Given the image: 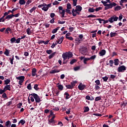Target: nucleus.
I'll list each match as a JSON object with an SVG mask.
<instances>
[{
  "mask_svg": "<svg viewBox=\"0 0 127 127\" xmlns=\"http://www.w3.org/2000/svg\"><path fill=\"white\" fill-rule=\"evenodd\" d=\"M118 19H119V17L113 16L109 18L108 20H105L104 19L102 20L103 24H106V23H108V22H110V23H113L114 21H118Z\"/></svg>",
  "mask_w": 127,
  "mask_h": 127,
  "instance_id": "1",
  "label": "nucleus"
},
{
  "mask_svg": "<svg viewBox=\"0 0 127 127\" xmlns=\"http://www.w3.org/2000/svg\"><path fill=\"white\" fill-rule=\"evenodd\" d=\"M117 5V3L113 2L112 3H110L109 4H107L106 6L105 7V10H107L108 9H110L112 8L113 6H116Z\"/></svg>",
  "mask_w": 127,
  "mask_h": 127,
  "instance_id": "2",
  "label": "nucleus"
},
{
  "mask_svg": "<svg viewBox=\"0 0 127 127\" xmlns=\"http://www.w3.org/2000/svg\"><path fill=\"white\" fill-rule=\"evenodd\" d=\"M42 10H44V11H47L48 10L49 8L48 7H47V4H45V3H44L43 4H40L38 6V7H42Z\"/></svg>",
  "mask_w": 127,
  "mask_h": 127,
  "instance_id": "3",
  "label": "nucleus"
},
{
  "mask_svg": "<svg viewBox=\"0 0 127 127\" xmlns=\"http://www.w3.org/2000/svg\"><path fill=\"white\" fill-rule=\"evenodd\" d=\"M25 78L24 76H20L16 77L17 80H19L18 82L19 85H20V86L22 85V83H23Z\"/></svg>",
  "mask_w": 127,
  "mask_h": 127,
  "instance_id": "4",
  "label": "nucleus"
},
{
  "mask_svg": "<svg viewBox=\"0 0 127 127\" xmlns=\"http://www.w3.org/2000/svg\"><path fill=\"white\" fill-rule=\"evenodd\" d=\"M31 96H33V98L35 99L36 103H39L40 102V98L39 96L35 93H32Z\"/></svg>",
  "mask_w": 127,
  "mask_h": 127,
  "instance_id": "5",
  "label": "nucleus"
},
{
  "mask_svg": "<svg viewBox=\"0 0 127 127\" xmlns=\"http://www.w3.org/2000/svg\"><path fill=\"white\" fill-rule=\"evenodd\" d=\"M80 51L81 53L83 55H85V54L87 53V52H88L87 48L84 47H82L80 49Z\"/></svg>",
  "mask_w": 127,
  "mask_h": 127,
  "instance_id": "6",
  "label": "nucleus"
},
{
  "mask_svg": "<svg viewBox=\"0 0 127 127\" xmlns=\"http://www.w3.org/2000/svg\"><path fill=\"white\" fill-rule=\"evenodd\" d=\"M126 70V68L125 65H121V66L119 67L118 68V72H125Z\"/></svg>",
  "mask_w": 127,
  "mask_h": 127,
  "instance_id": "7",
  "label": "nucleus"
},
{
  "mask_svg": "<svg viewBox=\"0 0 127 127\" xmlns=\"http://www.w3.org/2000/svg\"><path fill=\"white\" fill-rule=\"evenodd\" d=\"M78 88L79 89L81 90V91H83V90L86 88V85L83 84V83H80Z\"/></svg>",
  "mask_w": 127,
  "mask_h": 127,
  "instance_id": "8",
  "label": "nucleus"
},
{
  "mask_svg": "<svg viewBox=\"0 0 127 127\" xmlns=\"http://www.w3.org/2000/svg\"><path fill=\"white\" fill-rule=\"evenodd\" d=\"M106 52L105 50H102L99 53V56H104V55H106Z\"/></svg>",
  "mask_w": 127,
  "mask_h": 127,
  "instance_id": "9",
  "label": "nucleus"
},
{
  "mask_svg": "<svg viewBox=\"0 0 127 127\" xmlns=\"http://www.w3.org/2000/svg\"><path fill=\"white\" fill-rule=\"evenodd\" d=\"M62 57H63L64 60H66L67 58H68L67 52L63 53L62 55Z\"/></svg>",
  "mask_w": 127,
  "mask_h": 127,
  "instance_id": "10",
  "label": "nucleus"
},
{
  "mask_svg": "<svg viewBox=\"0 0 127 127\" xmlns=\"http://www.w3.org/2000/svg\"><path fill=\"white\" fill-rule=\"evenodd\" d=\"M75 41H76L75 44H76V45H79V44L81 43L82 40L80 39L79 38H75Z\"/></svg>",
  "mask_w": 127,
  "mask_h": 127,
  "instance_id": "11",
  "label": "nucleus"
},
{
  "mask_svg": "<svg viewBox=\"0 0 127 127\" xmlns=\"http://www.w3.org/2000/svg\"><path fill=\"white\" fill-rule=\"evenodd\" d=\"M78 11V10L75 8V9H73L71 11L73 16H76L77 15V13H76Z\"/></svg>",
  "mask_w": 127,
  "mask_h": 127,
  "instance_id": "12",
  "label": "nucleus"
},
{
  "mask_svg": "<svg viewBox=\"0 0 127 127\" xmlns=\"http://www.w3.org/2000/svg\"><path fill=\"white\" fill-rule=\"evenodd\" d=\"M36 72H37L36 68H33L32 70V76H33V77H34V76H36Z\"/></svg>",
  "mask_w": 127,
  "mask_h": 127,
  "instance_id": "13",
  "label": "nucleus"
},
{
  "mask_svg": "<svg viewBox=\"0 0 127 127\" xmlns=\"http://www.w3.org/2000/svg\"><path fill=\"white\" fill-rule=\"evenodd\" d=\"M3 89H4V91H7V90L8 91H10V85H7L4 86Z\"/></svg>",
  "mask_w": 127,
  "mask_h": 127,
  "instance_id": "14",
  "label": "nucleus"
},
{
  "mask_svg": "<svg viewBox=\"0 0 127 127\" xmlns=\"http://www.w3.org/2000/svg\"><path fill=\"white\" fill-rule=\"evenodd\" d=\"M5 125L6 127H10L11 126V122L10 121H7L5 122Z\"/></svg>",
  "mask_w": 127,
  "mask_h": 127,
  "instance_id": "15",
  "label": "nucleus"
},
{
  "mask_svg": "<svg viewBox=\"0 0 127 127\" xmlns=\"http://www.w3.org/2000/svg\"><path fill=\"white\" fill-rule=\"evenodd\" d=\"M60 72V70H59L58 69H55L54 70H52L50 73V74H54L55 73H59Z\"/></svg>",
  "mask_w": 127,
  "mask_h": 127,
  "instance_id": "16",
  "label": "nucleus"
},
{
  "mask_svg": "<svg viewBox=\"0 0 127 127\" xmlns=\"http://www.w3.org/2000/svg\"><path fill=\"white\" fill-rule=\"evenodd\" d=\"M63 40H64V37L62 36L60 38H59L58 40L59 44H61V43H62V42H63Z\"/></svg>",
  "mask_w": 127,
  "mask_h": 127,
  "instance_id": "17",
  "label": "nucleus"
},
{
  "mask_svg": "<svg viewBox=\"0 0 127 127\" xmlns=\"http://www.w3.org/2000/svg\"><path fill=\"white\" fill-rule=\"evenodd\" d=\"M56 54V52L53 53L52 54H51L49 56V59H51L53 58V57H54V56H55Z\"/></svg>",
  "mask_w": 127,
  "mask_h": 127,
  "instance_id": "18",
  "label": "nucleus"
},
{
  "mask_svg": "<svg viewBox=\"0 0 127 127\" xmlns=\"http://www.w3.org/2000/svg\"><path fill=\"white\" fill-rule=\"evenodd\" d=\"M67 56H68V59H70L72 56L73 54H72V52H67Z\"/></svg>",
  "mask_w": 127,
  "mask_h": 127,
  "instance_id": "19",
  "label": "nucleus"
},
{
  "mask_svg": "<svg viewBox=\"0 0 127 127\" xmlns=\"http://www.w3.org/2000/svg\"><path fill=\"white\" fill-rule=\"evenodd\" d=\"M25 0H19V3L21 4V5H23V4H25Z\"/></svg>",
  "mask_w": 127,
  "mask_h": 127,
  "instance_id": "20",
  "label": "nucleus"
},
{
  "mask_svg": "<svg viewBox=\"0 0 127 127\" xmlns=\"http://www.w3.org/2000/svg\"><path fill=\"white\" fill-rule=\"evenodd\" d=\"M66 8L68 9H71L72 8V5L68 2L67 4H66Z\"/></svg>",
  "mask_w": 127,
  "mask_h": 127,
  "instance_id": "21",
  "label": "nucleus"
},
{
  "mask_svg": "<svg viewBox=\"0 0 127 127\" xmlns=\"http://www.w3.org/2000/svg\"><path fill=\"white\" fill-rule=\"evenodd\" d=\"M9 83H10V79H7L5 80H4V85H8Z\"/></svg>",
  "mask_w": 127,
  "mask_h": 127,
  "instance_id": "22",
  "label": "nucleus"
},
{
  "mask_svg": "<svg viewBox=\"0 0 127 127\" xmlns=\"http://www.w3.org/2000/svg\"><path fill=\"white\" fill-rule=\"evenodd\" d=\"M14 59V56H12V58H10L9 59V60H10V64H11V65H13V60Z\"/></svg>",
  "mask_w": 127,
  "mask_h": 127,
  "instance_id": "23",
  "label": "nucleus"
},
{
  "mask_svg": "<svg viewBox=\"0 0 127 127\" xmlns=\"http://www.w3.org/2000/svg\"><path fill=\"white\" fill-rule=\"evenodd\" d=\"M76 9H77V11H82V7L80 5H77L75 7Z\"/></svg>",
  "mask_w": 127,
  "mask_h": 127,
  "instance_id": "24",
  "label": "nucleus"
},
{
  "mask_svg": "<svg viewBox=\"0 0 127 127\" xmlns=\"http://www.w3.org/2000/svg\"><path fill=\"white\" fill-rule=\"evenodd\" d=\"M13 17V14H10L7 15L5 18V19H10V18Z\"/></svg>",
  "mask_w": 127,
  "mask_h": 127,
  "instance_id": "25",
  "label": "nucleus"
},
{
  "mask_svg": "<svg viewBox=\"0 0 127 127\" xmlns=\"http://www.w3.org/2000/svg\"><path fill=\"white\" fill-rule=\"evenodd\" d=\"M64 95L66 96V100H68L70 98V95L69 94V93H68V92H65Z\"/></svg>",
  "mask_w": 127,
  "mask_h": 127,
  "instance_id": "26",
  "label": "nucleus"
},
{
  "mask_svg": "<svg viewBox=\"0 0 127 127\" xmlns=\"http://www.w3.org/2000/svg\"><path fill=\"white\" fill-rule=\"evenodd\" d=\"M90 59L89 58H84L83 60V63L84 64H87V62L89 61Z\"/></svg>",
  "mask_w": 127,
  "mask_h": 127,
  "instance_id": "27",
  "label": "nucleus"
},
{
  "mask_svg": "<svg viewBox=\"0 0 127 127\" xmlns=\"http://www.w3.org/2000/svg\"><path fill=\"white\" fill-rule=\"evenodd\" d=\"M4 54L6 55V56H9V52L8 51V50L6 49Z\"/></svg>",
  "mask_w": 127,
  "mask_h": 127,
  "instance_id": "28",
  "label": "nucleus"
},
{
  "mask_svg": "<svg viewBox=\"0 0 127 127\" xmlns=\"http://www.w3.org/2000/svg\"><path fill=\"white\" fill-rule=\"evenodd\" d=\"M15 10H17V8H14L12 10H8V13H10V12H11V13H13V12L15 11Z\"/></svg>",
  "mask_w": 127,
  "mask_h": 127,
  "instance_id": "29",
  "label": "nucleus"
},
{
  "mask_svg": "<svg viewBox=\"0 0 127 127\" xmlns=\"http://www.w3.org/2000/svg\"><path fill=\"white\" fill-rule=\"evenodd\" d=\"M16 41V39H15V38L14 37H13L10 39L11 43H14V42H15Z\"/></svg>",
  "mask_w": 127,
  "mask_h": 127,
  "instance_id": "30",
  "label": "nucleus"
},
{
  "mask_svg": "<svg viewBox=\"0 0 127 127\" xmlns=\"http://www.w3.org/2000/svg\"><path fill=\"white\" fill-rule=\"evenodd\" d=\"M119 59H116L114 60V64L115 65H117L119 64Z\"/></svg>",
  "mask_w": 127,
  "mask_h": 127,
  "instance_id": "31",
  "label": "nucleus"
},
{
  "mask_svg": "<svg viewBox=\"0 0 127 127\" xmlns=\"http://www.w3.org/2000/svg\"><path fill=\"white\" fill-rule=\"evenodd\" d=\"M58 88L59 90L62 91V90H63V85L60 84L58 86Z\"/></svg>",
  "mask_w": 127,
  "mask_h": 127,
  "instance_id": "32",
  "label": "nucleus"
},
{
  "mask_svg": "<svg viewBox=\"0 0 127 127\" xmlns=\"http://www.w3.org/2000/svg\"><path fill=\"white\" fill-rule=\"evenodd\" d=\"M8 31H11V29H10V28H7L5 31V33L8 34Z\"/></svg>",
  "mask_w": 127,
  "mask_h": 127,
  "instance_id": "33",
  "label": "nucleus"
},
{
  "mask_svg": "<svg viewBox=\"0 0 127 127\" xmlns=\"http://www.w3.org/2000/svg\"><path fill=\"white\" fill-rule=\"evenodd\" d=\"M26 32H27V34H28V35H30V34H31V32L30 31V28H28L26 30Z\"/></svg>",
  "mask_w": 127,
  "mask_h": 127,
  "instance_id": "34",
  "label": "nucleus"
},
{
  "mask_svg": "<svg viewBox=\"0 0 127 127\" xmlns=\"http://www.w3.org/2000/svg\"><path fill=\"white\" fill-rule=\"evenodd\" d=\"M35 9H36V7H32V8L29 10V12H30V13H32V12H33V11H34V10H35Z\"/></svg>",
  "mask_w": 127,
  "mask_h": 127,
  "instance_id": "35",
  "label": "nucleus"
},
{
  "mask_svg": "<svg viewBox=\"0 0 127 127\" xmlns=\"http://www.w3.org/2000/svg\"><path fill=\"white\" fill-rule=\"evenodd\" d=\"M121 8H122L121 6H117L115 8V10L117 11L118 10H120Z\"/></svg>",
  "mask_w": 127,
  "mask_h": 127,
  "instance_id": "36",
  "label": "nucleus"
},
{
  "mask_svg": "<svg viewBox=\"0 0 127 127\" xmlns=\"http://www.w3.org/2000/svg\"><path fill=\"white\" fill-rule=\"evenodd\" d=\"M101 99L102 98L100 96L96 97L95 101H96V102H98V101H101Z\"/></svg>",
  "mask_w": 127,
  "mask_h": 127,
  "instance_id": "37",
  "label": "nucleus"
},
{
  "mask_svg": "<svg viewBox=\"0 0 127 127\" xmlns=\"http://www.w3.org/2000/svg\"><path fill=\"white\" fill-rule=\"evenodd\" d=\"M73 6H76L77 5V2L78 1V0H73Z\"/></svg>",
  "mask_w": 127,
  "mask_h": 127,
  "instance_id": "38",
  "label": "nucleus"
},
{
  "mask_svg": "<svg viewBox=\"0 0 127 127\" xmlns=\"http://www.w3.org/2000/svg\"><path fill=\"white\" fill-rule=\"evenodd\" d=\"M19 124H21V125H24V124H25V120H21L19 123H18V124L19 125Z\"/></svg>",
  "mask_w": 127,
  "mask_h": 127,
  "instance_id": "39",
  "label": "nucleus"
},
{
  "mask_svg": "<svg viewBox=\"0 0 127 127\" xmlns=\"http://www.w3.org/2000/svg\"><path fill=\"white\" fill-rule=\"evenodd\" d=\"M89 12H94L95 11V9L94 8H89L88 9Z\"/></svg>",
  "mask_w": 127,
  "mask_h": 127,
  "instance_id": "40",
  "label": "nucleus"
},
{
  "mask_svg": "<svg viewBox=\"0 0 127 127\" xmlns=\"http://www.w3.org/2000/svg\"><path fill=\"white\" fill-rule=\"evenodd\" d=\"M89 107H85L84 110V112L86 113L87 112H89Z\"/></svg>",
  "mask_w": 127,
  "mask_h": 127,
  "instance_id": "41",
  "label": "nucleus"
},
{
  "mask_svg": "<svg viewBox=\"0 0 127 127\" xmlns=\"http://www.w3.org/2000/svg\"><path fill=\"white\" fill-rule=\"evenodd\" d=\"M34 89H35V90H36V91L39 90V88H38V85L35 84L34 86Z\"/></svg>",
  "mask_w": 127,
  "mask_h": 127,
  "instance_id": "42",
  "label": "nucleus"
},
{
  "mask_svg": "<svg viewBox=\"0 0 127 127\" xmlns=\"http://www.w3.org/2000/svg\"><path fill=\"white\" fill-rule=\"evenodd\" d=\"M76 61H77L76 59H73L70 62V64L71 65H72V64H74V63H75Z\"/></svg>",
  "mask_w": 127,
  "mask_h": 127,
  "instance_id": "43",
  "label": "nucleus"
},
{
  "mask_svg": "<svg viewBox=\"0 0 127 127\" xmlns=\"http://www.w3.org/2000/svg\"><path fill=\"white\" fill-rule=\"evenodd\" d=\"M77 83V81H74L71 82V86H72V88L75 86V84Z\"/></svg>",
  "mask_w": 127,
  "mask_h": 127,
  "instance_id": "44",
  "label": "nucleus"
},
{
  "mask_svg": "<svg viewBox=\"0 0 127 127\" xmlns=\"http://www.w3.org/2000/svg\"><path fill=\"white\" fill-rule=\"evenodd\" d=\"M101 2L103 3V4H104V6H106V5L108 4V2H107V1L102 0Z\"/></svg>",
  "mask_w": 127,
  "mask_h": 127,
  "instance_id": "45",
  "label": "nucleus"
},
{
  "mask_svg": "<svg viewBox=\"0 0 127 127\" xmlns=\"http://www.w3.org/2000/svg\"><path fill=\"white\" fill-rule=\"evenodd\" d=\"M2 97L3 98V99H7V96H6V94L5 93H3L2 95Z\"/></svg>",
  "mask_w": 127,
  "mask_h": 127,
  "instance_id": "46",
  "label": "nucleus"
},
{
  "mask_svg": "<svg viewBox=\"0 0 127 127\" xmlns=\"http://www.w3.org/2000/svg\"><path fill=\"white\" fill-rule=\"evenodd\" d=\"M65 12H67V13H68L69 14H71V10H70V9L66 8L65 9Z\"/></svg>",
  "mask_w": 127,
  "mask_h": 127,
  "instance_id": "47",
  "label": "nucleus"
},
{
  "mask_svg": "<svg viewBox=\"0 0 127 127\" xmlns=\"http://www.w3.org/2000/svg\"><path fill=\"white\" fill-rule=\"evenodd\" d=\"M89 60H94V59H96V55L92 56L90 57Z\"/></svg>",
  "mask_w": 127,
  "mask_h": 127,
  "instance_id": "48",
  "label": "nucleus"
},
{
  "mask_svg": "<svg viewBox=\"0 0 127 127\" xmlns=\"http://www.w3.org/2000/svg\"><path fill=\"white\" fill-rule=\"evenodd\" d=\"M116 33H114V32H112L110 33V36H111V37H114V36H116Z\"/></svg>",
  "mask_w": 127,
  "mask_h": 127,
  "instance_id": "49",
  "label": "nucleus"
},
{
  "mask_svg": "<svg viewBox=\"0 0 127 127\" xmlns=\"http://www.w3.org/2000/svg\"><path fill=\"white\" fill-rule=\"evenodd\" d=\"M67 89H73V86L71 85H68L65 86Z\"/></svg>",
  "mask_w": 127,
  "mask_h": 127,
  "instance_id": "50",
  "label": "nucleus"
},
{
  "mask_svg": "<svg viewBox=\"0 0 127 127\" xmlns=\"http://www.w3.org/2000/svg\"><path fill=\"white\" fill-rule=\"evenodd\" d=\"M96 20H98L99 23H103L102 20H103V19L97 18V19H96Z\"/></svg>",
  "mask_w": 127,
  "mask_h": 127,
  "instance_id": "51",
  "label": "nucleus"
},
{
  "mask_svg": "<svg viewBox=\"0 0 127 127\" xmlns=\"http://www.w3.org/2000/svg\"><path fill=\"white\" fill-rule=\"evenodd\" d=\"M95 83H96V84H97L96 85H100V84H101V83L100 82V80L97 79L95 81Z\"/></svg>",
  "mask_w": 127,
  "mask_h": 127,
  "instance_id": "52",
  "label": "nucleus"
},
{
  "mask_svg": "<svg viewBox=\"0 0 127 127\" xmlns=\"http://www.w3.org/2000/svg\"><path fill=\"white\" fill-rule=\"evenodd\" d=\"M53 5H57V4H59V2L58 1L56 0L53 3Z\"/></svg>",
  "mask_w": 127,
  "mask_h": 127,
  "instance_id": "53",
  "label": "nucleus"
},
{
  "mask_svg": "<svg viewBox=\"0 0 127 127\" xmlns=\"http://www.w3.org/2000/svg\"><path fill=\"white\" fill-rule=\"evenodd\" d=\"M102 9H103V8H102V7H99L95 9V11H99V10H102Z\"/></svg>",
  "mask_w": 127,
  "mask_h": 127,
  "instance_id": "54",
  "label": "nucleus"
},
{
  "mask_svg": "<svg viewBox=\"0 0 127 127\" xmlns=\"http://www.w3.org/2000/svg\"><path fill=\"white\" fill-rule=\"evenodd\" d=\"M27 89L28 90H31L32 88H31V84L30 83L27 86Z\"/></svg>",
  "mask_w": 127,
  "mask_h": 127,
  "instance_id": "55",
  "label": "nucleus"
},
{
  "mask_svg": "<svg viewBox=\"0 0 127 127\" xmlns=\"http://www.w3.org/2000/svg\"><path fill=\"white\" fill-rule=\"evenodd\" d=\"M74 71H78V70H80V66H76L74 67Z\"/></svg>",
  "mask_w": 127,
  "mask_h": 127,
  "instance_id": "56",
  "label": "nucleus"
},
{
  "mask_svg": "<svg viewBox=\"0 0 127 127\" xmlns=\"http://www.w3.org/2000/svg\"><path fill=\"white\" fill-rule=\"evenodd\" d=\"M22 106V103H19L17 104V107L18 109H20Z\"/></svg>",
  "mask_w": 127,
  "mask_h": 127,
  "instance_id": "57",
  "label": "nucleus"
},
{
  "mask_svg": "<svg viewBox=\"0 0 127 127\" xmlns=\"http://www.w3.org/2000/svg\"><path fill=\"white\" fill-rule=\"evenodd\" d=\"M102 79L105 82H107V81H108V78L107 76H105L104 77H102Z\"/></svg>",
  "mask_w": 127,
  "mask_h": 127,
  "instance_id": "58",
  "label": "nucleus"
},
{
  "mask_svg": "<svg viewBox=\"0 0 127 127\" xmlns=\"http://www.w3.org/2000/svg\"><path fill=\"white\" fill-rule=\"evenodd\" d=\"M65 21H61V20L58 21V23L59 24H64V23H65Z\"/></svg>",
  "mask_w": 127,
  "mask_h": 127,
  "instance_id": "59",
  "label": "nucleus"
},
{
  "mask_svg": "<svg viewBox=\"0 0 127 127\" xmlns=\"http://www.w3.org/2000/svg\"><path fill=\"white\" fill-rule=\"evenodd\" d=\"M60 13L61 14H65V10H62L61 11H59Z\"/></svg>",
  "mask_w": 127,
  "mask_h": 127,
  "instance_id": "60",
  "label": "nucleus"
},
{
  "mask_svg": "<svg viewBox=\"0 0 127 127\" xmlns=\"http://www.w3.org/2000/svg\"><path fill=\"white\" fill-rule=\"evenodd\" d=\"M46 52L47 54H51V53H52V50H47Z\"/></svg>",
  "mask_w": 127,
  "mask_h": 127,
  "instance_id": "61",
  "label": "nucleus"
},
{
  "mask_svg": "<svg viewBox=\"0 0 127 127\" xmlns=\"http://www.w3.org/2000/svg\"><path fill=\"white\" fill-rule=\"evenodd\" d=\"M30 3H31V0H28L26 3V5H28Z\"/></svg>",
  "mask_w": 127,
  "mask_h": 127,
  "instance_id": "62",
  "label": "nucleus"
},
{
  "mask_svg": "<svg viewBox=\"0 0 127 127\" xmlns=\"http://www.w3.org/2000/svg\"><path fill=\"white\" fill-rule=\"evenodd\" d=\"M20 38H19L16 40V43H19L20 42Z\"/></svg>",
  "mask_w": 127,
  "mask_h": 127,
  "instance_id": "63",
  "label": "nucleus"
},
{
  "mask_svg": "<svg viewBox=\"0 0 127 127\" xmlns=\"http://www.w3.org/2000/svg\"><path fill=\"white\" fill-rule=\"evenodd\" d=\"M87 17H88V18H89V17H96V15H95L90 14V15H88V16H87Z\"/></svg>",
  "mask_w": 127,
  "mask_h": 127,
  "instance_id": "64",
  "label": "nucleus"
}]
</instances>
